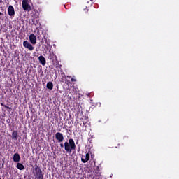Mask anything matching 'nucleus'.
<instances>
[{
  "label": "nucleus",
  "mask_w": 179,
  "mask_h": 179,
  "mask_svg": "<svg viewBox=\"0 0 179 179\" xmlns=\"http://www.w3.org/2000/svg\"><path fill=\"white\" fill-rule=\"evenodd\" d=\"M64 150L66 153H72V150H76V145L75 144V141L72 138L69 139V142L66 141L64 143Z\"/></svg>",
  "instance_id": "obj_1"
},
{
  "label": "nucleus",
  "mask_w": 179,
  "mask_h": 179,
  "mask_svg": "<svg viewBox=\"0 0 179 179\" xmlns=\"http://www.w3.org/2000/svg\"><path fill=\"white\" fill-rule=\"evenodd\" d=\"M33 173L35 179H44V173H43L41 169L38 166H35L34 171Z\"/></svg>",
  "instance_id": "obj_2"
},
{
  "label": "nucleus",
  "mask_w": 179,
  "mask_h": 179,
  "mask_svg": "<svg viewBox=\"0 0 179 179\" xmlns=\"http://www.w3.org/2000/svg\"><path fill=\"white\" fill-rule=\"evenodd\" d=\"M22 6L26 12H30L31 10V6L29 4V1L27 0H22Z\"/></svg>",
  "instance_id": "obj_3"
},
{
  "label": "nucleus",
  "mask_w": 179,
  "mask_h": 179,
  "mask_svg": "<svg viewBox=\"0 0 179 179\" xmlns=\"http://www.w3.org/2000/svg\"><path fill=\"white\" fill-rule=\"evenodd\" d=\"M55 138L59 143L64 142V134L61 132H57L55 134Z\"/></svg>",
  "instance_id": "obj_4"
},
{
  "label": "nucleus",
  "mask_w": 179,
  "mask_h": 179,
  "mask_svg": "<svg viewBox=\"0 0 179 179\" xmlns=\"http://www.w3.org/2000/svg\"><path fill=\"white\" fill-rule=\"evenodd\" d=\"M29 41L31 44H32L33 45H36V44H37V36H36L34 34H31L29 35Z\"/></svg>",
  "instance_id": "obj_5"
},
{
  "label": "nucleus",
  "mask_w": 179,
  "mask_h": 179,
  "mask_svg": "<svg viewBox=\"0 0 179 179\" xmlns=\"http://www.w3.org/2000/svg\"><path fill=\"white\" fill-rule=\"evenodd\" d=\"M23 46L24 47V48H27V50H29V51H33V50H34V47H33V45H31V43H30L27 41H24L23 42Z\"/></svg>",
  "instance_id": "obj_6"
},
{
  "label": "nucleus",
  "mask_w": 179,
  "mask_h": 179,
  "mask_svg": "<svg viewBox=\"0 0 179 179\" xmlns=\"http://www.w3.org/2000/svg\"><path fill=\"white\" fill-rule=\"evenodd\" d=\"M8 13L11 18L15 17V8L13 6H9L8 8Z\"/></svg>",
  "instance_id": "obj_7"
},
{
  "label": "nucleus",
  "mask_w": 179,
  "mask_h": 179,
  "mask_svg": "<svg viewBox=\"0 0 179 179\" xmlns=\"http://www.w3.org/2000/svg\"><path fill=\"white\" fill-rule=\"evenodd\" d=\"M13 160V162H15V163H19V162H20V155H19V153L14 154Z\"/></svg>",
  "instance_id": "obj_8"
},
{
  "label": "nucleus",
  "mask_w": 179,
  "mask_h": 179,
  "mask_svg": "<svg viewBox=\"0 0 179 179\" xmlns=\"http://www.w3.org/2000/svg\"><path fill=\"white\" fill-rule=\"evenodd\" d=\"M90 159V154L87 153L84 157L81 158V162H83V163H87V162H89Z\"/></svg>",
  "instance_id": "obj_9"
},
{
  "label": "nucleus",
  "mask_w": 179,
  "mask_h": 179,
  "mask_svg": "<svg viewBox=\"0 0 179 179\" xmlns=\"http://www.w3.org/2000/svg\"><path fill=\"white\" fill-rule=\"evenodd\" d=\"M38 61L40 64L43 65V66H44L45 64H47V62L45 61V57H44L43 55L38 57Z\"/></svg>",
  "instance_id": "obj_10"
},
{
  "label": "nucleus",
  "mask_w": 179,
  "mask_h": 179,
  "mask_svg": "<svg viewBox=\"0 0 179 179\" xmlns=\"http://www.w3.org/2000/svg\"><path fill=\"white\" fill-rule=\"evenodd\" d=\"M46 87L47 89H49V90H52V89H54V84H52V82H48Z\"/></svg>",
  "instance_id": "obj_11"
},
{
  "label": "nucleus",
  "mask_w": 179,
  "mask_h": 179,
  "mask_svg": "<svg viewBox=\"0 0 179 179\" xmlns=\"http://www.w3.org/2000/svg\"><path fill=\"white\" fill-rule=\"evenodd\" d=\"M16 167L18 170H24V166L22 163H17Z\"/></svg>",
  "instance_id": "obj_12"
},
{
  "label": "nucleus",
  "mask_w": 179,
  "mask_h": 179,
  "mask_svg": "<svg viewBox=\"0 0 179 179\" xmlns=\"http://www.w3.org/2000/svg\"><path fill=\"white\" fill-rule=\"evenodd\" d=\"M12 138L17 141V131H13L12 133Z\"/></svg>",
  "instance_id": "obj_13"
},
{
  "label": "nucleus",
  "mask_w": 179,
  "mask_h": 179,
  "mask_svg": "<svg viewBox=\"0 0 179 179\" xmlns=\"http://www.w3.org/2000/svg\"><path fill=\"white\" fill-rule=\"evenodd\" d=\"M1 106H2V107H5V108H8V110H10V107L5 105V103H1Z\"/></svg>",
  "instance_id": "obj_14"
},
{
  "label": "nucleus",
  "mask_w": 179,
  "mask_h": 179,
  "mask_svg": "<svg viewBox=\"0 0 179 179\" xmlns=\"http://www.w3.org/2000/svg\"><path fill=\"white\" fill-rule=\"evenodd\" d=\"M55 55H54L53 53H50L48 58H50V59H52V58H54Z\"/></svg>",
  "instance_id": "obj_15"
},
{
  "label": "nucleus",
  "mask_w": 179,
  "mask_h": 179,
  "mask_svg": "<svg viewBox=\"0 0 179 179\" xmlns=\"http://www.w3.org/2000/svg\"><path fill=\"white\" fill-rule=\"evenodd\" d=\"M85 12H89V9H87V7H86V8L84 9Z\"/></svg>",
  "instance_id": "obj_16"
},
{
  "label": "nucleus",
  "mask_w": 179,
  "mask_h": 179,
  "mask_svg": "<svg viewBox=\"0 0 179 179\" xmlns=\"http://www.w3.org/2000/svg\"><path fill=\"white\" fill-rule=\"evenodd\" d=\"M59 146H60V148H64V146H65V145H64V143H60Z\"/></svg>",
  "instance_id": "obj_17"
},
{
  "label": "nucleus",
  "mask_w": 179,
  "mask_h": 179,
  "mask_svg": "<svg viewBox=\"0 0 179 179\" xmlns=\"http://www.w3.org/2000/svg\"><path fill=\"white\" fill-rule=\"evenodd\" d=\"M71 82H76V80L75 78H71Z\"/></svg>",
  "instance_id": "obj_18"
},
{
  "label": "nucleus",
  "mask_w": 179,
  "mask_h": 179,
  "mask_svg": "<svg viewBox=\"0 0 179 179\" xmlns=\"http://www.w3.org/2000/svg\"><path fill=\"white\" fill-rule=\"evenodd\" d=\"M3 15V13L0 12V16H2Z\"/></svg>",
  "instance_id": "obj_19"
},
{
  "label": "nucleus",
  "mask_w": 179,
  "mask_h": 179,
  "mask_svg": "<svg viewBox=\"0 0 179 179\" xmlns=\"http://www.w3.org/2000/svg\"><path fill=\"white\" fill-rule=\"evenodd\" d=\"M0 3H2V0H0Z\"/></svg>",
  "instance_id": "obj_20"
},
{
  "label": "nucleus",
  "mask_w": 179,
  "mask_h": 179,
  "mask_svg": "<svg viewBox=\"0 0 179 179\" xmlns=\"http://www.w3.org/2000/svg\"><path fill=\"white\" fill-rule=\"evenodd\" d=\"M67 78H71V76H68Z\"/></svg>",
  "instance_id": "obj_21"
},
{
  "label": "nucleus",
  "mask_w": 179,
  "mask_h": 179,
  "mask_svg": "<svg viewBox=\"0 0 179 179\" xmlns=\"http://www.w3.org/2000/svg\"><path fill=\"white\" fill-rule=\"evenodd\" d=\"M90 1H91V2L93 1V0H90Z\"/></svg>",
  "instance_id": "obj_22"
},
{
  "label": "nucleus",
  "mask_w": 179,
  "mask_h": 179,
  "mask_svg": "<svg viewBox=\"0 0 179 179\" xmlns=\"http://www.w3.org/2000/svg\"><path fill=\"white\" fill-rule=\"evenodd\" d=\"M83 125H85V122H83Z\"/></svg>",
  "instance_id": "obj_23"
}]
</instances>
